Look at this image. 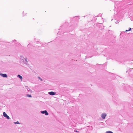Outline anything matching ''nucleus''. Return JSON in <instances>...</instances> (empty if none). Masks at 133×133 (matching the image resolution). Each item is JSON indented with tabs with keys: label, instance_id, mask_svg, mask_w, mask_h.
<instances>
[{
	"label": "nucleus",
	"instance_id": "1",
	"mask_svg": "<svg viewBox=\"0 0 133 133\" xmlns=\"http://www.w3.org/2000/svg\"><path fill=\"white\" fill-rule=\"evenodd\" d=\"M107 114L105 113H103L101 115V117L103 119H105L106 116H107Z\"/></svg>",
	"mask_w": 133,
	"mask_h": 133
},
{
	"label": "nucleus",
	"instance_id": "2",
	"mask_svg": "<svg viewBox=\"0 0 133 133\" xmlns=\"http://www.w3.org/2000/svg\"><path fill=\"white\" fill-rule=\"evenodd\" d=\"M3 116L6 117L7 119H10L9 117L6 114L5 112H3Z\"/></svg>",
	"mask_w": 133,
	"mask_h": 133
},
{
	"label": "nucleus",
	"instance_id": "3",
	"mask_svg": "<svg viewBox=\"0 0 133 133\" xmlns=\"http://www.w3.org/2000/svg\"><path fill=\"white\" fill-rule=\"evenodd\" d=\"M41 113L42 114H45L46 115H48V113L47 112V111L46 110L42 111Z\"/></svg>",
	"mask_w": 133,
	"mask_h": 133
},
{
	"label": "nucleus",
	"instance_id": "4",
	"mask_svg": "<svg viewBox=\"0 0 133 133\" xmlns=\"http://www.w3.org/2000/svg\"><path fill=\"white\" fill-rule=\"evenodd\" d=\"M48 94L51 95H54L56 94V92L53 91H51L48 93Z\"/></svg>",
	"mask_w": 133,
	"mask_h": 133
},
{
	"label": "nucleus",
	"instance_id": "5",
	"mask_svg": "<svg viewBox=\"0 0 133 133\" xmlns=\"http://www.w3.org/2000/svg\"><path fill=\"white\" fill-rule=\"evenodd\" d=\"M0 75L3 77H7V76L6 74H3L0 73Z\"/></svg>",
	"mask_w": 133,
	"mask_h": 133
},
{
	"label": "nucleus",
	"instance_id": "6",
	"mask_svg": "<svg viewBox=\"0 0 133 133\" xmlns=\"http://www.w3.org/2000/svg\"><path fill=\"white\" fill-rule=\"evenodd\" d=\"M17 77H19L20 79H21V80L22 79V77L20 75H18L17 76Z\"/></svg>",
	"mask_w": 133,
	"mask_h": 133
},
{
	"label": "nucleus",
	"instance_id": "7",
	"mask_svg": "<svg viewBox=\"0 0 133 133\" xmlns=\"http://www.w3.org/2000/svg\"><path fill=\"white\" fill-rule=\"evenodd\" d=\"M26 96L27 97H32V96L30 95L27 94L26 95Z\"/></svg>",
	"mask_w": 133,
	"mask_h": 133
},
{
	"label": "nucleus",
	"instance_id": "8",
	"mask_svg": "<svg viewBox=\"0 0 133 133\" xmlns=\"http://www.w3.org/2000/svg\"><path fill=\"white\" fill-rule=\"evenodd\" d=\"M105 133H113L112 131H108L106 132Z\"/></svg>",
	"mask_w": 133,
	"mask_h": 133
},
{
	"label": "nucleus",
	"instance_id": "9",
	"mask_svg": "<svg viewBox=\"0 0 133 133\" xmlns=\"http://www.w3.org/2000/svg\"><path fill=\"white\" fill-rule=\"evenodd\" d=\"M27 90L29 92H32L31 90L29 88H28Z\"/></svg>",
	"mask_w": 133,
	"mask_h": 133
},
{
	"label": "nucleus",
	"instance_id": "10",
	"mask_svg": "<svg viewBox=\"0 0 133 133\" xmlns=\"http://www.w3.org/2000/svg\"><path fill=\"white\" fill-rule=\"evenodd\" d=\"M15 124H19V122L18 121H17L16 122H15Z\"/></svg>",
	"mask_w": 133,
	"mask_h": 133
},
{
	"label": "nucleus",
	"instance_id": "11",
	"mask_svg": "<svg viewBox=\"0 0 133 133\" xmlns=\"http://www.w3.org/2000/svg\"><path fill=\"white\" fill-rule=\"evenodd\" d=\"M131 30V28H130L129 29V30H126V31H125V32H126V31H129L130 30Z\"/></svg>",
	"mask_w": 133,
	"mask_h": 133
},
{
	"label": "nucleus",
	"instance_id": "12",
	"mask_svg": "<svg viewBox=\"0 0 133 133\" xmlns=\"http://www.w3.org/2000/svg\"><path fill=\"white\" fill-rule=\"evenodd\" d=\"M38 78L39 79L41 80V81H42V79H41V78L39 77H38Z\"/></svg>",
	"mask_w": 133,
	"mask_h": 133
},
{
	"label": "nucleus",
	"instance_id": "13",
	"mask_svg": "<svg viewBox=\"0 0 133 133\" xmlns=\"http://www.w3.org/2000/svg\"><path fill=\"white\" fill-rule=\"evenodd\" d=\"M75 132H77V131H75Z\"/></svg>",
	"mask_w": 133,
	"mask_h": 133
},
{
	"label": "nucleus",
	"instance_id": "14",
	"mask_svg": "<svg viewBox=\"0 0 133 133\" xmlns=\"http://www.w3.org/2000/svg\"><path fill=\"white\" fill-rule=\"evenodd\" d=\"M25 59V60L26 61V59Z\"/></svg>",
	"mask_w": 133,
	"mask_h": 133
}]
</instances>
